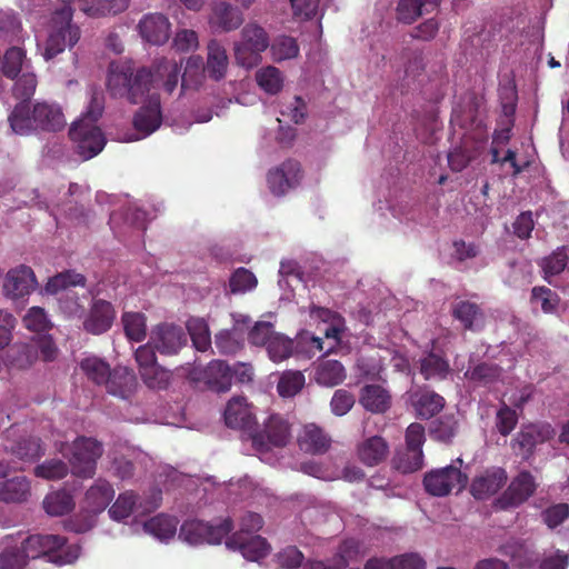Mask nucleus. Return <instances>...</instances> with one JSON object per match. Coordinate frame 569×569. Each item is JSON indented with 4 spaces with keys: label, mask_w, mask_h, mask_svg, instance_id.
Wrapping results in <instances>:
<instances>
[{
    "label": "nucleus",
    "mask_w": 569,
    "mask_h": 569,
    "mask_svg": "<svg viewBox=\"0 0 569 569\" xmlns=\"http://www.w3.org/2000/svg\"><path fill=\"white\" fill-rule=\"evenodd\" d=\"M180 78V63L160 59L150 71L136 70L131 61H113L108 69L107 88L112 97L126 98L131 103L142 102L150 94L149 104L142 107L133 119L139 134L128 141L139 140L154 132L161 124L160 102L153 90L162 88L168 94L177 88Z\"/></svg>",
    "instance_id": "1"
},
{
    "label": "nucleus",
    "mask_w": 569,
    "mask_h": 569,
    "mask_svg": "<svg viewBox=\"0 0 569 569\" xmlns=\"http://www.w3.org/2000/svg\"><path fill=\"white\" fill-rule=\"evenodd\" d=\"M21 547L28 560L48 556L51 562L59 566L72 563L80 556L79 546H66L64 538L58 535H31Z\"/></svg>",
    "instance_id": "2"
},
{
    "label": "nucleus",
    "mask_w": 569,
    "mask_h": 569,
    "mask_svg": "<svg viewBox=\"0 0 569 569\" xmlns=\"http://www.w3.org/2000/svg\"><path fill=\"white\" fill-rule=\"evenodd\" d=\"M79 39L80 29L72 22V9L63 7L57 10L50 20L42 56L50 60L67 48H72Z\"/></svg>",
    "instance_id": "3"
},
{
    "label": "nucleus",
    "mask_w": 569,
    "mask_h": 569,
    "mask_svg": "<svg viewBox=\"0 0 569 569\" xmlns=\"http://www.w3.org/2000/svg\"><path fill=\"white\" fill-rule=\"evenodd\" d=\"M270 46L266 29L256 21L248 22L233 44L234 59L243 68L251 69L261 62V53Z\"/></svg>",
    "instance_id": "4"
},
{
    "label": "nucleus",
    "mask_w": 569,
    "mask_h": 569,
    "mask_svg": "<svg viewBox=\"0 0 569 569\" xmlns=\"http://www.w3.org/2000/svg\"><path fill=\"white\" fill-rule=\"evenodd\" d=\"M462 459H456L451 465L433 469L425 475L423 486L428 493L445 497L460 492L468 482L467 473L461 471Z\"/></svg>",
    "instance_id": "5"
},
{
    "label": "nucleus",
    "mask_w": 569,
    "mask_h": 569,
    "mask_svg": "<svg viewBox=\"0 0 569 569\" xmlns=\"http://www.w3.org/2000/svg\"><path fill=\"white\" fill-rule=\"evenodd\" d=\"M103 453V446L90 437H78L70 446L68 458L71 473L77 477L91 478L97 468V461Z\"/></svg>",
    "instance_id": "6"
},
{
    "label": "nucleus",
    "mask_w": 569,
    "mask_h": 569,
    "mask_svg": "<svg viewBox=\"0 0 569 569\" xmlns=\"http://www.w3.org/2000/svg\"><path fill=\"white\" fill-rule=\"evenodd\" d=\"M232 528L233 525L230 518H224L217 525H210L201 520H189L181 526L179 537L189 545H219Z\"/></svg>",
    "instance_id": "7"
},
{
    "label": "nucleus",
    "mask_w": 569,
    "mask_h": 569,
    "mask_svg": "<svg viewBox=\"0 0 569 569\" xmlns=\"http://www.w3.org/2000/svg\"><path fill=\"white\" fill-rule=\"evenodd\" d=\"M488 133L481 121L475 122L472 132L465 133L461 144L448 154V163L451 170H463L485 147Z\"/></svg>",
    "instance_id": "8"
},
{
    "label": "nucleus",
    "mask_w": 569,
    "mask_h": 569,
    "mask_svg": "<svg viewBox=\"0 0 569 569\" xmlns=\"http://www.w3.org/2000/svg\"><path fill=\"white\" fill-rule=\"evenodd\" d=\"M78 153L88 160L97 156L104 147L106 139L100 129L86 120L74 122L69 131Z\"/></svg>",
    "instance_id": "9"
},
{
    "label": "nucleus",
    "mask_w": 569,
    "mask_h": 569,
    "mask_svg": "<svg viewBox=\"0 0 569 569\" xmlns=\"http://www.w3.org/2000/svg\"><path fill=\"white\" fill-rule=\"evenodd\" d=\"M291 438L290 426L279 415H271L264 422L263 430L252 437L253 447L259 451L271 447H284Z\"/></svg>",
    "instance_id": "10"
},
{
    "label": "nucleus",
    "mask_w": 569,
    "mask_h": 569,
    "mask_svg": "<svg viewBox=\"0 0 569 569\" xmlns=\"http://www.w3.org/2000/svg\"><path fill=\"white\" fill-rule=\"evenodd\" d=\"M537 483L528 471L520 472L509 483L503 493L496 500L498 509L517 508L526 502L536 491Z\"/></svg>",
    "instance_id": "11"
},
{
    "label": "nucleus",
    "mask_w": 569,
    "mask_h": 569,
    "mask_svg": "<svg viewBox=\"0 0 569 569\" xmlns=\"http://www.w3.org/2000/svg\"><path fill=\"white\" fill-rule=\"evenodd\" d=\"M149 341L160 355L173 356L187 345V336L179 326L160 323L152 328Z\"/></svg>",
    "instance_id": "12"
},
{
    "label": "nucleus",
    "mask_w": 569,
    "mask_h": 569,
    "mask_svg": "<svg viewBox=\"0 0 569 569\" xmlns=\"http://www.w3.org/2000/svg\"><path fill=\"white\" fill-rule=\"evenodd\" d=\"M505 555L509 556L520 569H566L568 566V557L560 552L537 563L532 560L533 552L523 543L506 546Z\"/></svg>",
    "instance_id": "13"
},
{
    "label": "nucleus",
    "mask_w": 569,
    "mask_h": 569,
    "mask_svg": "<svg viewBox=\"0 0 569 569\" xmlns=\"http://www.w3.org/2000/svg\"><path fill=\"white\" fill-rule=\"evenodd\" d=\"M38 286L33 270L24 264L10 269L3 280L2 292L12 300L29 296Z\"/></svg>",
    "instance_id": "14"
},
{
    "label": "nucleus",
    "mask_w": 569,
    "mask_h": 569,
    "mask_svg": "<svg viewBox=\"0 0 569 569\" xmlns=\"http://www.w3.org/2000/svg\"><path fill=\"white\" fill-rule=\"evenodd\" d=\"M302 178L300 163L287 160L268 173L270 191L276 196H282L299 184Z\"/></svg>",
    "instance_id": "15"
},
{
    "label": "nucleus",
    "mask_w": 569,
    "mask_h": 569,
    "mask_svg": "<svg viewBox=\"0 0 569 569\" xmlns=\"http://www.w3.org/2000/svg\"><path fill=\"white\" fill-rule=\"evenodd\" d=\"M224 422L229 428L248 430L256 425L252 406L242 396L232 397L223 412Z\"/></svg>",
    "instance_id": "16"
},
{
    "label": "nucleus",
    "mask_w": 569,
    "mask_h": 569,
    "mask_svg": "<svg viewBox=\"0 0 569 569\" xmlns=\"http://www.w3.org/2000/svg\"><path fill=\"white\" fill-rule=\"evenodd\" d=\"M555 436V430L548 423L529 425L523 427L513 440L515 450L523 458H528L538 443L545 442Z\"/></svg>",
    "instance_id": "17"
},
{
    "label": "nucleus",
    "mask_w": 569,
    "mask_h": 569,
    "mask_svg": "<svg viewBox=\"0 0 569 569\" xmlns=\"http://www.w3.org/2000/svg\"><path fill=\"white\" fill-rule=\"evenodd\" d=\"M506 481V471L502 468L492 467L472 479L470 492L476 499L483 500L495 495Z\"/></svg>",
    "instance_id": "18"
},
{
    "label": "nucleus",
    "mask_w": 569,
    "mask_h": 569,
    "mask_svg": "<svg viewBox=\"0 0 569 569\" xmlns=\"http://www.w3.org/2000/svg\"><path fill=\"white\" fill-rule=\"evenodd\" d=\"M244 21L242 12L227 2L212 7L208 23L213 32H230L238 29Z\"/></svg>",
    "instance_id": "19"
},
{
    "label": "nucleus",
    "mask_w": 569,
    "mask_h": 569,
    "mask_svg": "<svg viewBox=\"0 0 569 569\" xmlns=\"http://www.w3.org/2000/svg\"><path fill=\"white\" fill-rule=\"evenodd\" d=\"M226 547L233 551L239 550L246 559L251 561L266 557L270 550L264 538L260 536L244 537L241 533H233L227 538Z\"/></svg>",
    "instance_id": "20"
},
{
    "label": "nucleus",
    "mask_w": 569,
    "mask_h": 569,
    "mask_svg": "<svg viewBox=\"0 0 569 569\" xmlns=\"http://www.w3.org/2000/svg\"><path fill=\"white\" fill-rule=\"evenodd\" d=\"M141 37L152 44H163L170 37V22L161 13L146 14L138 24Z\"/></svg>",
    "instance_id": "21"
},
{
    "label": "nucleus",
    "mask_w": 569,
    "mask_h": 569,
    "mask_svg": "<svg viewBox=\"0 0 569 569\" xmlns=\"http://www.w3.org/2000/svg\"><path fill=\"white\" fill-rule=\"evenodd\" d=\"M80 368L83 373L97 385H106L112 395H121L114 387L117 372H111L110 366L102 359L91 356L81 360Z\"/></svg>",
    "instance_id": "22"
},
{
    "label": "nucleus",
    "mask_w": 569,
    "mask_h": 569,
    "mask_svg": "<svg viewBox=\"0 0 569 569\" xmlns=\"http://www.w3.org/2000/svg\"><path fill=\"white\" fill-rule=\"evenodd\" d=\"M36 132L38 131H58L66 124L61 108L56 103L46 101L34 103Z\"/></svg>",
    "instance_id": "23"
},
{
    "label": "nucleus",
    "mask_w": 569,
    "mask_h": 569,
    "mask_svg": "<svg viewBox=\"0 0 569 569\" xmlns=\"http://www.w3.org/2000/svg\"><path fill=\"white\" fill-rule=\"evenodd\" d=\"M359 403L371 413H385L391 407L392 397L380 385H366L360 390Z\"/></svg>",
    "instance_id": "24"
},
{
    "label": "nucleus",
    "mask_w": 569,
    "mask_h": 569,
    "mask_svg": "<svg viewBox=\"0 0 569 569\" xmlns=\"http://www.w3.org/2000/svg\"><path fill=\"white\" fill-rule=\"evenodd\" d=\"M365 551L355 539H347L340 543L330 563L318 561L311 565V569H345L351 562L363 556Z\"/></svg>",
    "instance_id": "25"
},
{
    "label": "nucleus",
    "mask_w": 569,
    "mask_h": 569,
    "mask_svg": "<svg viewBox=\"0 0 569 569\" xmlns=\"http://www.w3.org/2000/svg\"><path fill=\"white\" fill-rule=\"evenodd\" d=\"M388 455L389 445L380 436L369 437L357 446V456L359 460L368 467H375L381 463Z\"/></svg>",
    "instance_id": "26"
},
{
    "label": "nucleus",
    "mask_w": 569,
    "mask_h": 569,
    "mask_svg": "<svg viewBox=\"0 0 569 569\" xmlns=\"http://www.w3.org/2000/svg\"><path fill=\"white\" fill-rule=\"evenodd\" d=\"M409 400L416 413L429 419L439 413L445 407V399L432 390H417L409 393Z\"/></svg>",
    "instance_id": "27"
},
{
    "label": "nucleus",
    "mask_w": 569,
    "mask_h": 569,
    "mask_svg": "<svg viewBox=\"0 0 569 569\" xmlns=\"http://www.w3.org/2000/svg\"><path fill=\"white\" fill-rule=\"evenodd\" d=\"M113 497L114 490L112 486L103 479H97L86 492L83 508L89 512H101Z\"/></svg>",
    "instance_id": "28"
},
{
    "label": "nucleus",
    "mask_w": 569,
    "mask_h": 569,
    "mask_svg": "<svg viewBox=\"0 0 569 569\" xmlns=\"http://www.w3.org/2000/svg\"><path fill=\"white\" fill-rule=\"evenodd\" d=\"M113 319L114 310L112 306L104 300H98L93 303L83 327L90 333L100 335L111 327Z\"/></svg>",
    "instance_id": "29"
},
{
    "label": "nucleus",
    "mask_w": 569,
    "mask_h": 569,
    "mask_svg": "<svg viewBox=\"0 0 569 569\" xmlns=\"http://www.w3.org/2000/svg\"><path fill=\"white\" fill-rule=\"evenodd\" d=\"M203 380L217 392H227L231 387V368L222 360H212L203 371Z\"/></svg>",
    "instance_id": "30"
},
{
    "label": "nucleus",
    "mask_w": 569,
    "mask_h": 569,
    "mask_svg": "<svg viewBox=\"0 0 569 569\" xmlns=\"http://www.w3.org/2000/svg\"><path fill=\"white\" fill-rule=\"evenodd\" d=\"M331 445L330 437L318 426L310 423L305 426L299 436V446L302 450L312 455H323Z\"/></svg>",
    "instance_id": "31"
},
{
    "label": "nucleus",
    "mask_w": 569,
    "mask_h": 569,
    "mask_svg": "<svg viewBox=\"0 0 569 569\" xmlns=\"http://www.w3.org/2000/svg\"><path fill=\"white\" fill-rule=\"evenodd\" d=\"M34 104L31 108L28 102L17 103L8 117L12 132L20 136H29L34 133Z\"/></svg>",
    "instance_id": "32"
},
{
    "label": "nucleus",
    "mask_w": 569,
    "mask_h": 569,
    "mask_svg": "<svg viewBox=\"0 0 569 569\" xmlns=\"http://www.w3.org/2000/svg\"><path fill=\"white\" fill-rule=\"evenodd\" d=\"M206 71L213 80H221L227 72L229 59L224 47L216 39L209 41L207 46Z\"/></svg>",
    "instance_id": "33"
},
{
    "label": "nucleus",
    "mask_w": 569,
    "mask_h": 569,
    "mask_svg": "<svg viewBox=\"0 0 569 569\" xmlns=\"http://www.w3.org/2000/svg\"><path fill=\"white\" fill-rule=\"evenodd\" d=\"M30 495V482L26 477L19 476L0 481V501L20 503L27 501Z\"/></svg>",
    "instance_id": "34"
},
{
    "label": "nucleus",
    "mask_w": 569,
    "mask_h": 569,
    "mask_svg": "<svg viewBox=\"0 0 569 569\" xmlns=\"http://www.w3.org/2000/svg\"><path fill=\"white\" fill-rule=\"evenodd\" d=\"M159 496L160 492H157V498H154L150 506L143 507L142 503L137 505V497L133 492L126 491L121 493L110 507L109 515L114 520H122L129 517L136 508H141L143 512L151 511L159 507Z\"/></svg>",
    "instance_id": "35"
},
{
    "label": "nucleus",
    "mask_w": 569,
    "mask_h": 569,
    "mask_svg": "<svg viewBox=\"0 0 569 569\" xmlns=\"http://www.w3.org/2000/svg\"><path fill=\"white\" fill-rule=\"evenodd\" d=\"M453 317L459 320L465 329L479 330L485 325L482 311L476 303L460 301L452 309Z\"/></svg>",
    "instance_id": "36"
},
{
    "label": "nucleus",
    "mask_w": 569,
    "mask_h": 569,
    "mask_svg": "<svg viewBox=\"0 0 569 569\" xmlns=\"http://www.w3.org/2000/svg\"><path fill=\"white\" fill-rule=\"evenodd\" d=\"M315 379L325 387H335L346 379V370L337 360H325L316 367Z\"/></svg>",
    "instance_id": "37"
},
{
    "label": "nucleus",
    "mask_w": 569,
    "mask_h": 569,
    "mask_svg": "<svg viewBox=\"0 0 569 569\" xmlns=\"http://www.w3.org/2000/svg\"><path fill=\"white\" fill-rule=\"evenodd\" d=\"M177 526L178 521L176 518L159 515L144 522L143 530L160 541H168L174 537Z\"/></svg>",
    "instance_id": "38"
},
{
    "label": "nucleus",
    "mask_w": 569,
    "mask_h": 569,
    "mask_svg": "<svg viewBox=\"0 0 569 569\" xmlns=\"http://www.w3.org/2000/svg\"><path fill=\"white\" fill-rule=\"evenodd\" d=\"M81 11L91 17L117 14L124 11L130 0H82Z\"/></svg>",
    "instance_id": "39"
},
{
    "label": "nucleus",
    "mask_w": 569,
    "mask_h": 569,
    "mask_svg": "<svg viewBox=\"0 0 569 569\" xmlns=\"http://www.w3.org/2000/svg\"><path fill=\"white\" fill-rule=\"evenodd\" d=\"M420 373L426 380H442L450 372L449 363L441 356L430 352L419 360Z\"/></svg>",
    "instance_id": "40"
},
{
    "label": "nucleus",
    "mask_w": 569,
    "mask_h": 569,
    "mask_svg": "<svg viewBox=\"0 0 569 569\" xmlns=\"http://www.w3.org/2000/svg\"><path fill=\"white\" fill-rule=\"evenodd\" d=\"M254 78L258 86L268 94H277L283 88L284 77L282 72L273 66L260 68L257 70Z\"/></svg>",
    "instance_id": "41"
},
{
    "label": "nucleus",
    "mask_w": 569,
    "mask_h": 569,
    "mask_svg": "<svg viewBox=\"0 0 569 569\" xmlns=\"http://www.w3.org/2000/svg\"><path fill=\"white\" fill-rule=\"evenodd\" d=\"M6 449L24 462H32L43 453L40 440L34 437L23 438Z\"/></svg>",
    "instance_id": "42"
},
{
    "label": "nucleus",
    "mask_w": 569,
    "mask_h": 569,
    "mask_svg": "<svg viewBox=\"0 0 569 569\" xmlns=\"http://www.w3.org/2000/svg\"><path fill=\"white\" fill-rule=\"evenodd\" d=\"M43 508L48 515L59 517L74 508V500L69 492L58 490L46 496Z\"/></svg>",
    "instance_id": "43"
},
{
    "label": "nucleus",
    "mask_w": 569,
    "mask_h": 569,
    "mask_svg": "<svg viewBox=\"0 0 569 569\" xmlns=\"http://www.w3.org/2000/svg\"><path fill=\"white\" fill-rule=\"evenodd\" d=\"M27 57L23 49L19 47L9 48L1 62V72L8 79H16L27 66Z\"/></svg>",
    "instance_id": "44"
},
{
    "label": "nucleus",
    "mask_w": 569,
    "mask_h": 569,
    "mask_svg": "<svg viewBox=\"0 0 569 569\" xmlns=\"http://www.w3.org/2000/svg\"><path fill=\"white\" fill-rule=\"evenodd\" d=\"M439 0H400L397 12L398 19L405 23L413 22L423 11H428L429 7L433 8Z\"/></svg>",
    "instance_id": "45"
},
{
    "label": "nucleus",
    "mask_w": 569,
    "mask_h": 569,
    "mask_svg": "<svg viewBox=\"0 0 569 569\" xmlns=\"http://www.w3.org/2000/svg\"><path fill=\"white\" fill-rule=\"evenodd\" d=\"M270 53L276 62L295 59L299 54V46L295 38L280 34L270 42Z\"/></svg>",
    "instance_id": "46"
},
{
    "label": "nucleus",
    "mask_w": 569,
    "mask_h": 569,
    "mask_svg": "<svg viewBox=\"0 0 569 569\" xmlns=\"http://www.w3.org/2000/svg\"><path fill=\"white\" fill-rule=\"evenodd\" d=\"M126 336L132 341H142L147 335L146 317L139 312H126L122 316Z\"/></svg>",
    "instance_id": "47"
},
{
    "label": "nucleus",
    "mask_w": 569,
    "mask_h": 569,
    "mask_svg": "<svg viewBox=\"0 0 569 569\" xmlns=\"http://www.w3.org/2000/svg\"><path fill=\"white\" fill-rule=\"evenodd\" d=\"M306 383V378L301 371H284L277 385L281 397H293L301 391Z\"/></svg>",
    "instance_id": "48"
},
{
    "label": "nucleus",
    "mask_w": 569,
    "mask_h": 569,
    "mask_svg": "<svg viewBox=\"0 0 569 569\" xmlns=\"http://www.w3.org/2000/svg\"><path fill=\"white\" fill-rule=\"evenodd\" d=\"M11 88L12 96L20 102H28L36 92L38 84L37 77L33 72L26 71L18 76Z\"/></svg>",
    "instance_id": "49"
},
{
    "label": "nucleus",
    "mask_w": 569,
    "mask_h": 569,
    "mask_svg": "<svg viewBox=\"0 0 569 569\" xmlns=\"http://www.w3.org/2000/svg\"><path fill=\"white\" fill-rule=\"evenodd\" d=\"M187 328L194 348L199 351H206L211 345L210 332L206 321L200 318H191L187 322Z\"/></svg>",
    "instance_id": "50"
},
{
    "label": "nucleus",
    "mask_w": 569,
    "mask_h": 569,
    "mask_svg": "<svg viewBox=\"0 0 569 569\" xmlns=\"http://www.w3.org/2000/svg\"><path fill=\"white\" fill-rule=\"evenodd\" d=\"M76 286H84V277L80 273L68 271L50 278L44 290L47 293L57 295L60 291Z\"/></svg>",
    "instance_id": "51"
},
{
    "label": "nucleus",
    "mask_w": 569,
    "mask_h": 569,
    "mask_svg": "<svg viewBox=\"0 0 569 569\" xmlns=\"http://www.w3.org/2000/svg\"><path fill=\"white\" fill-rule=\"evenodd\" d=\"M568 263L566 247L557 248L550 256L543 258L540 267L543 270L545 279L551 283L550 277L561 273Z\"/></svg>",
    "instance_id": "52"
},
{
    "label": "nucleus",
    "mask_w": 569,
    "mask_h": 569,
    "mask_svg": "<svg viewBox=\"0 0 569 569\" xmlns=\"http://www.w3.org/2000/svg\"><path fill=\"white\" fill-rule=\"evenodd\" d=\"M311 313L327 323L322 329L325 337L328 339H333L337 342L342 330L341 317L330 311L329 309L323 308H315L312 309Z\"/></svg>",
    "instance_id": "53"
},
{
    "label": "nucleus",
    "mask_w": 569,
    "mask_h": 569,
    "mask_svg": "<svg viewBox=\"0 0 569 569\" xmlns=\"http://www.w3.org/2000/svg\"><path fill=\"white\" fill-rule=\"evenodd\" d=\"M266 349L269 358L273 362H281L292 355L293 341L282 333L277 332Z\"/></svg>",
    "instance_id": "54"
},
{
    "label": "nucleus",
    "mask_w": 569,
    "mask_h": 569,
    "mask_svg": "<svg viewBox=\"0 0 569 569\" xmlns=\"http://www.w3.org/2000/svg\"><path fill=\"white\" fill-rule=\"evenodd\" d=\"M395 468L403 473L415 472L423 466V452L422 450H411L406 447V451L399 453L393 459Z\"/></svg>",
    "instance_id": "55"
},
{
    "label": "nucleus",
    "mask_w": 569,
    "mask_h": 569,
    "mask_svg": "<svg viewBox=\"0 0 569 569\" xmlns=\"http://www.w3.org/2000/svg\"><path fill=\"white\" fill-rule=\"evenodd\" d=\"M280 567L286 569H311L318 561H303V555L296 547H287L277 555Z\"/></svg>",
    "instance_id": "56"
},
{
    "label": "nucleus",
    "mask_w": 569,
    "mask_h": 569,
    "mask_svg": "<svg viewBox=\"0 0 569 569\" xmlns=\"http://www.w3.org/2000/svg\"><path fill=\"white\" fill-rule=\"evenodd\" d=\"M69 472L68 466L59 459L47 460L34 468V475L46 480H60Z\"/></svg>",
    "instance_id": "57"
},
{
    "label": "nucleus",
    "mask_w": 569,
    "mask_h": 569,
    "mask_svg": "<svg viewBox=\"0 0 569 569\" xmlns=\"http://www.w3.org/2000/svg\"><path fill=\"white\" fill-rule=\"evenodd\" d=\"M22 321L28 330L34 332H43L52 327L46 311L40 307L30 308L24 315Z\"/></svg>",
    "instance_id": "58"
},
{
    "label": "nucleus",
    "mask_w": 569,
    "mask_h": 569,
    "mask_svg": "<svg viewBox=\"0 0 569 569\" xmlns=\"http://www.w3.org/2000/svg\"><path fill=\"white\" fill-rule=\"evenodd\" d=\"M28 563L22 547L7 546L0 552V569H23Z\"/></svg>",
    "instance_id": "59"
},
{
    "label": "nucleus",
    "mask_w": 569,
    "mask_h": 569,
    "mask_svg": "<svg viewBox=\"0 0 569 569\" xmlns=\"http://www.w3.org/2000/svg\"><path fill=\"white\" fill-rule=\"evenodd\" d=\"M216 347L220 353L233 355L242 347V337L237 333V329L233 331L224 330L216 336Z\"/></svg>",
    "instance_id": "60"
},
{
    "label": "nucleus",
    "mask_w": 569,
    "mask_h": 569,
    "mask_svg": "<svg viewBox=\"0 0 569 569\" xmlns=\"http://www.w3.org/2000/svg\"><path fill=\"white\" fill-rule=\"evenodd\" d=\"M257 282V278L251 271L239 268L231 276L229 284L232 293H243L256 288Z\"/></svg>",
    "instance_id": "61"
},
{
    "label": "nucleus",
    "mask_w": 569,
    "mask_h": 569,
    "mask_svg": "<svg viewBox=\"0 0 569 569\" xmlns=\"http://www.w3.org/2000/svg\"><path fill=\"white\" fill-rule=\"evenodd\" d=\"M144 383L152 389H164L170 381V372L158 363L151 366L150 370L140 375Z\"/></svg>",
    "instance_id": "62"
},
{
    "label": "nucleus",
    "mask_w": 569,
    "mask_h": 569,
    "mask_svg": "<svg viewBox=\"0 0 569 569\" xmlns=\"http://www.w3.org/2000/svg\"><path fill=\"white\" fill-rule=\"evenodd\" d=\"M532 301L539 303L541 309L549 313L553 312L559 303L557 293L546 287H535L532 289Z\"/></svg>",
    "instance_id": "63"
},
{
    "label": "nucleus",
    "mask_w": 569,
    "mask_h": 569,
    "mask_svg": "<svg viewBox=\"0 0 569 569\" xmlns=\"http://www.w3.org/2000/svg\"><path fill=\"white\" fill-rule=\"evenodd\" d=\"M355 401V396L351 392L345 389H338L335 391L330 401L331 411L336 416H345L351 410Z\"/></svg>",
    "instance_id": "64"
}]
</instances>
